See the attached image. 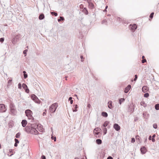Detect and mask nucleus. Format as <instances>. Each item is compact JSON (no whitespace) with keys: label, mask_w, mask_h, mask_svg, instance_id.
<instances>
[{"label":"nucleus","mask_w":159,"mask_h":159,"mask_svg":"<svg viewBox=\"0 0 159 159\" xmlns=\"http://www.w3.org/2000/svg\"><path fill=\"white\" fill-rule=\"evenodd\" d=\"M84 13L86 14L87 15L88 14V12L87 10V9L86 8H84L83 10Z\"/></svg>","instance_id":"obj_29"},{"label":"nucleus","mask_w":159,"mask_h":159,"mask_svg":"<svg viewBox=\"0 0 159 159\" xmlns=\"http://www.w3.org/2000/svg\"><path fill=\"white\" fill-rule=\"evenodd\" d=\"M88 4H89V8H92L93 6H94V5H93V3H92V2H91V0H89V2H87Z\"/></svg>","instance_id":"obj_15"},{"label":"nucleus","mask_w":159,"mask_h":159,"mask_svg":"<svg viewBox=\"0 0 159 159\" xmlns=\"http://www.w3.org/2000/svg\"><path fill=\"white\" fill-rule=\"evenodd\" d=\"M20 133L19 132L16 135V137L17 138H19L20 137Z\"/></svg>","instance_id":"obj_28"},{"label":"nucleus","mask_w":159,"mask_h":159,"mask_svg":"<svg viewBox=\"0 0 159 159\" xmlns=\"http://www.w3.org/2000/svg\"><path fill=\"white\" fill-rule=\"evenodd\" d=\"M155 107L157 110H159V104H157L155 106Z\"/></svg>","instance_id":"obj_26"},{"label":"nucleus","mask_w":159,"mask_h":159,"mask_svg":"<svg viewBox=\"0 0 159 159\" xmlns=\"http://www.w3.org/2000/svg\"><path fill=\"white\" fill-rule=\"evenodd\" d=\"M107 159H113V158L111 156H109L107 157Z\"/></svg>","instance_id":"obj_48"},{"label":"nucleus","mask_w":159,"mask_h":159,"mask_svg":"<svg viewBox=\"0 0 159 159\" xmlns=\"http://www.w3.org/2000/svg\"><path fill=\"white\" fill-rule=\"evenodd\" d=\"M90 107H91V105L90 104H88L87 105V107L89 108H90Z\"/></svg>","instance_id":"obj_52"},{"label":"nucleus","mask_w":159,"mask_h":159,"mask_svg":"<svg viewBox=\"0 0 159 159\" xmlns=\"http://www.w3.org/2000/svg\"><path fill=\"white\" fill-rule=\"evenodd\" d=\"M96 143L98 144H100L102 143V140L100 139H97L96 140Z\"/></svg>","instance_id":"obj_18"},{"label":"nucleus","mask_w":159,"mask_h":159,"mask_svg":"<svg viewBox=\"0 0 159 159\" xmlns=\"http://www.w3.org/2000/svg\"><path fill=\"white\" fill-rule=\"evenodd\" d=\"M154 14V12L151 13L149 16L150 18L152 19L153 17Z\"/></svg>","instance_id":"obj_33"},{"label":"nucleus","mask_w":159,"mask_h":159,"mask_svg":"<svg viewBox=\"0 0 159 159\" xmlns=\"http://www.w3.org/2000/svg\"><path fill=\"white\" fill-rule=\"evenodd\" d=\"M10 109H15V106L14 104L13 103H11L10 105Z\"/></svg>","instance_id":"obj_22"},{"label":"nucleus","mask_w":159,"mask_h":159,"mask_svg":"<svg viewBox=\"0 0 159 159\" xmlns=\"http://www.w3.org/2000/svg\"><path fill=\"white\" fill-rule=\"evenodd\" d=\"M18 87L19 89H21L22 88L21 84L20 83H19L18 85Z\"/></svg>","instance_id":"obj_37"},{"label":"nucleus","mask_w":159,"mask_h":159,"mask_svg":"<svg viewBox=\"0 0 159 159\" xmlns=\"http://www.w3.org/2000/svg\"><path fill=\"white\" fill-rule=\"evenodd\" d=\"M31 99L34 101L38 103H40V101L38 99L37 97L34 94H32L31 96Z\"/></svg>","instance_id":"obj_5"},{"label":"nucleus","mask_w":159,"mask_h":159,"mask_svg":"<svg viewBox=\"0 0 159 159\" xmlns=\"http://www.w3.org/2000/svg\"><path fill=\"white\" fill-rule=\"evenodd\" d=\"M4 41V38H2L0 39V42L1 43L3 42Z\"/></svg>","instance_id":"obj_39"},{"label":"nucleus","mask_w":159,"mask_h":159,"mask_svg":"<svg viewBox=\"0 0 159 159\" xmlns=\"http://www.w3.org/2000/svg\"><path fill=\"white\" fill-rule=\"evenodd\" d=\"M22 86L24 89H25L26 88H27L28 87L27 85L24 83H23L22 84Z\"/></svg>","instance_id":"obj_27"},{"label":"nucleus","mask_w":159,"mask_h":159,"mask_svg":"<svg viewBox=\"0 0 159 159\" xmlns=\"http://www.w3.org/2000/svg\"><path fill=\"white\" fill-rule=\"evenodd\" d=\"M11 113L12 115H16V111L15 109H10Z\"/></svg>","instance_id":"obj_12"},{"label":"nucleus","mask_w":159,"mask_h":159,"mask_svg":"<svg viewBox=\"0 0 159 159\" xmlns=\"http://www.w3.org/2000/svg\"><path fill=\"white\" fill-rule=\"evenodd\" d=\"M119 19V20L120 21H121L122 20V19L120 18V17H118L117 19Z\"/></svg>","instance_id":"obj_59"},{"label":"nucleus","mask_w":159,"mask_h":159,"mask_svg":"<svg viewBox=\"0 0 159 159\" xmlns=\"http://www.w3.org/2000/svg\"><path fill=\"white\" fill-rule=\"evenodd\" d=\"M140 104L141 106H143L144 107H146L147 106V104L144 101L141 102Z\"/></svg>","instance_id":"obj_17"},{"label":"nucleus","mask_w":159,"mask_h":159,"mask_svg":"<svg viewBox=\"0 0 159 159\" xmlns=\"http://www.w3.org/2000/svg\"><path fill=\"white\" fill-rule=\"evenodd\" d=\"M44 16L43 14L41 13L39 16V19L40 20H42L44 18Z\"/></svg>","instance_id":"obj_14"},{"label":"nucleus","mask_w":159,"mask_h":159,"mask_svg":"<svg viewBox=\"0 0 159 159\" xmlns=\"http://www.w3.org/2000/svg\"><path fill=\"white\" fill-rule=\"evenodd\" d=\"M23 73L24 74H26V72L25 71H23Z\"/></svg>","instance_id":"obj_61"},{"label":"nucleus","mask_w":159,"mask_h":159,"mask_svg":"<svg viewBox=\"0 0 159 159\" xmlns=\"http://www.w3.org/2000/svg\"><path fill=\"white\" fill-rule=\"evenodd\" d=\"M149 90V88L147 86H144L142 89V91L144 93H145Z\"/></svg>","instance_id":"obj_8"},{"label":"nucleus","mask_w":159,"mask_h":159,"mask_svg":"<svg viewBox=\"0 0 159 159\" xmlns=\"http://www.w3.org/2000/svg\"><path fill=\"white\" fill-rule=\"evenodd\" d=\"M6 109L5 105L3 104H0V111L1 112H4L6 111Z\"/></svg>","instance_id":"obj_6"},{"label":"nucleus","mask_w":159,"mask_h":159,"mask_svg":"<svg viewBox=\"0 0 159 159\" xmlns=\"http://www.w3.org/2000/svg\"><path fill=\"white\" fill-rule=\"evenodd\" d=\"M109 123V122H108V121H105L104 123H103V126L104 127H107L108 124Z\"/></svg>","instance_id":"obj_16"},{"label":"nucleus","mask_w":159,"mask_h":159,"mask_svg":"<svg viewBox=\"0 0 159 159\" xmlns=\"http://www.w3.org/2000/svg\"><path fill=\"white\" fill-rule=\"evenodd\" d=\"M135 141V139L134 138H132L131 139V142L132 143H134Z\"/></svg>","instance_id":"obj_42"},{"label":"nucleus","mask_w":159,"mask_h":159,"mask_svg":"<svg viewBox=\"0 0 159 159\" xmlns=\"http://www.w3.org/2000/svg\"><path fill=\"white\" fill-rule=\"evenodd\" d=\"M12 81V79H10L8 80L7 84V87H8L11 85Z\"/></svg>","instance_id":"obj_20"},{"label":"nucleus","mask_w":159,"mask_h":159,"mask_svg":"<svg viewBox=\"0 0 159 159\" xmlns=\"http://www.w3.org/2000/svg\"><path fill=\"white\" fill-rule=\"evenodd\" d=\"M42 159H46V158H45V156H44V155H43L42 156Z\"/></svg>","instance_id":"obj_49"},{"label":"nucleus","mask_w":159,"mask_h":159,"mask_svg":"<svg viewBox=\"0 0 159 159\" xmlns=\"http://www.w3.org/2000/svg\"><path fill=\"white\" fill-rule=\"evenodd\" d=\"M140 151L142 153L144 154L146 153V148L145 147H143L140 148Z\"/></svg>","instance_id":"obj_11"},{"label":"nucleus","mask_w":159,"mask_h":159,"mask_svg":"<svg viewBox=\"0 0 159 159\" xmlns=\"http://www.w3.org/2000/svg\"><path fill=\"white\" fill-rule=\"evenodd\" d=\"M28 76V75L27 74H24V79H26Z\"/></svg>","instance_id":"obj_43"},{"label":"nucleus","mask_w":159,"mask_h":159,"mask_svg":"<svg viewBox=\"0 0 159 159\" xmlns=\"http://www.w3.org/2000/svg\"><path fill=\"white\" fill-rule=\"evenodd\" d=\"M106 22V20H103L102 21V24H104Z\"/></svg>","instance_id":"obj_47"},{"label":"nucleus","mask_w":159,"mask_h":159,"mask_svg":"<svg viewBox=\"0 0 159 159\" xmlns=\"http://www.w3.org/2000/svg\"><path fill=\"white\" fill-rule=\"evenodd\" d=\"M80 58L81 59V61L82 62H83V56L82 55H81L80 56Z\"/></svg>","instance_id":"obj_46"},{"label":"nucleus","mask_w":159,"mask_h":159,"mask_svg":"<svg viewBox=\"0 0 159 159\" xmlns=\"http://www.w3.org/2000/svg\"><path fill=\"white\" fill-rule=\"evenodd\" d=\"M101 130V129L98 128H96L94 129V132L95 131H98L99 130Z\"/></svg>","instance_id":"obj_34"},{"label":"nucleus","mask_w":159,"mask_h":159,"mask_svg":"<svg viewBox=\"0 0 159 159\" xmlns=\"http://www.w3.org/2000/svg\"><path fill=\"white\" fill-rule=\"evenodd\" d=\"M51 14L54 15L55 16H57V13L55 12H51Z\"/></svg>","instance_id":"obj_31"},{"label":"nucleus","mask_w":159,"mask_h":159,"mask_svg":"<svg viewBox=\"0 0 159 159\" xmlns=\"http://www.w3.org/2000/svg\"><path fill=\"white\" fill-rule=\"evenodd\" d=\"M14 146L15 147H17V143H15L14 144Z\"/></svg>","instance_id":"obj_57"},{"label":"nucleus","mask_w":159,"mask_h":159,"mask_svg":"<svg viewBox=\"0 0 159 159\" xmlns=\"http://www.w3.org/2000/svg\"><path fill=\"white\" fill-rule=\"evenodd\" d=\"M34 127V125L31 124L30 125H28L25 128V130L28 133L37 134L38 132Z\"/></svg>","instance_id":"obj_1"},{"label":"nucleus","mask_w":159,"mask_h":159,"mask_svg":"<svg viewBox=\"0 0 159 159\" xmlns=\"http://www.w3.org/2000/svg\"><path fill=\"white\" fill-rule=\"evenodd\" d=\"M153 126L154 128L156 129L157 128V126L156 124H154L153 125Z\"/></svg>","instance_id":"obj_36"},{"label":"nucleus","mask_w":159,"mask_h":159,"mask_svg":"<svg viewBox=\"0 0 159 159\" xmlns=\"http://www.w3.org/2000/svg\"><path fill=\"white\" fill-rule=\"evenodd\" d=\"M151 140L152 142H155V140L154 138H152Z\"/></svg>","instance_id":"obj_54"},{"label":"nucleus","mask_w":159,"mask_h":159,"mask_svg":"<svg viewBox=\"0 0 159 159\" xmlns=\"http://www.w3.org/2000/svg\"><path fill=\"white\" fill-rule=\"evenodd\" d=\"M51 139L52 140H54V141H56V138L55 136H52L51 137Z\"/></svg>","instance_id":"obj_35"},{"label":"nucleus","mask_w":159,"mask_h":159,"mask_svg":"<svg viewBox=\"0 0 159 159\" xmlns=\"http://www.w3.org/2000/svg\"><path fill=\"white\" fill-rule=\"evenodd\" d=\"M125 100V98H121L119 99V103L120 105L121 104V103L123 102Z\"/></svg>","instance_id":"obj_21"},{"label":"nucleus","mask_w":159,"mask_h":159,"mask_svg":"<svg viewBox=\"0 0 159 159\" xmlns=\"http://www.w3.org/2000/svg\"><path fill=\"white\" fill-rule=\"evenodd\" d=\"M58 106L57 103H55L52 104L49 107L50 111L52 113H54Z\"/></svg>","instance_id":"obj_3"},{"label":"nucleus","mask_w":159,"mask_h":159,"mask_svg":"<svg viewBox=\"0 0 159 159\" xmlns=\"http://www.w3.org/2000/svg\"><path fill=\"white\" fill-rule=\"evenodd\" d=\"M15 143H18L19 142V140L16 139H15Z\"/></svg>","instance_id":"obj_40"},{"label":"nucleus","mask_w":159,"mask_h":159,"mask_svg":"<svg viewBox=\"0 0 159 159\" xmlns=\"http://www.w3.org/2000/svg\"><path fill=\"white\" fill-rule=\"evenodd\" d=\"M75 159H79V158L77 157H76L75 158Z\"/></svg>","instance_id":"obj_63"},{"label":"nucleus","mask_w":159,"mask_h":159,"mask_svg":"<svg viewBox=\"0 0 159 159\" xmlns=\"http://www.w3.org/2000/svg\"><path fill=\"white\" fill-rule=\"evenodd\" d=\"M46 114V113L45 112H44L43 113V115L44 116V115H45Z\"/></svg>","instance_id":"obj_60"},{"label":"nucleus","mask_w":159,"mask_h":159,"mask_svg":"<svg viewBox=\"0 0 159 159\" xmlns=\"http://www.w3.org/2000/svg\"><path fill=\"white\" fill-rule=\"evenodd\" d=\"M25 113L28 119L33 120L34 118L32 116L33 113L30 110L27 109L25 111Z\"/></svg>","instance_id":"obj_2"},{"label":"nucleus","mask_w":159,"mask_h":159,"mask_svg":"<svg viewBox=\"0 0 159 159\" xmlns=\"http://www.w3.org/2000/svg\"><path fill=\"white\" fill-rule=\"evenodd\" d=\"M152 136L151 135H150L148 138V139L149 140H151L152 139Z\"/></svg>","instance_id":"obj_51"},{"label":"nucleus","mask_w":159,"mask_h":159,"mask_svg":"<svg viewBox=\"0 0 159 159\" xmlns=\"http://www.w3.org/2000/svg\"><path fill=\"white\" fill-rule=\"evenodd\" d=\"M136 139L137 141H138V142L140 143V139H139V135H137L136 136Z\"/></svg>","instance_id":"obj_30"},{"label":"nucleus","mask_w":159,"mask_h":159,"mask_svg":"<svg viewBox=\"0 0 159 159\" xmlns=\"http://www.w3.org/2000/svg\"><path fill=\"white\" fill-rule=\"evenodd\" d=\"M28 50L27 49H26L23 52V53L24 54H25V56H26V52H27Z\"/></svg>","instance_id":"obj_38"},{"label":"nucleus","mask_w":159,"mask_h":159,"mask_svg":"<svg viewBox=\"0 0 159 159\" xmlns=\"http://www.w3.org/2000/svg\"><path fill=\"white\" fill-rule=\"evenodd\" d=\"M102 116L104 117H107L108 116L107 113L105 112H102Z\"/></svg>","instance_id":"obj_19"},{"label":"nucleus","mask_w":159,"mask_h":159,"mask_svg":"<svg viewBox=\"0 0 159 159\" xmlns=\"http://www.w3.org/2000/svg\"><path fill=\"white\" fill-rule=\"evenodd\" d=\"M21 123L22 126L24 127L26 126L27 124V121L25 120H22Z\"/></svg>","instance_id":"obj_10"},{"label":"nucleus","mask_w":159,"mask_h":159,"mask_svg":"<svg viewBox=\"0 0 159 159\" xmlns=\"http://www.w3.org/2000/svg\"><path fill=\"white\" fill-rule=\"evenodd\" d=\"M107 8H108V6H106L105 7V9L104 11H107L106 9Z\"/></svg>","instance_id":"obj_50"},{"label":"nucleus","mask_w":159,"mask_h":159,"mask_svg":"<svg viewBox=\"0 0 159 159\" xmlns=\"http://www.w3.org/2000/svg\"><path fill=\"white\" fill-rule=\"evenodd\" d=\"M146 62V60L145 59H143L142 61V62L144 63Z\"/></svg>","instance_id":"obj_44"},{"label":"nucleus","mask_w":159,"mask_h":159,"mask_svg":"<svg viewBox=\"0 0 159 159\" xmlns=\"http://www.w3.org/2000/svg\"><path fill=\"white\" fill-rule=\"evenodd\" d=\"M95 134H97V135H98V134H99V133H98V132L95 133Z\"/></svg>","instance_id":"obj_62"},{"label":"nucleus","mask_w":159,"mask_h":159,"mask_svg":"<svg viewBox=\"0 0 159 159\" xmlns=\"http://www.w3.org/2000/svg\"><path fill=\"white\" fill-rule=\"evenodd\" d=\"M74 107L75 108V109H72L73 112H76L77 111V109L78 108V105L77 104L75 105H74Z\"/></svg>","instance_id":"obj_23"},{"label":"nucleus","mask_w":159,"mask_h":159,"mask_svg":"<svg viewBox=\"0 0 159 159\" xmlns=\"http://www.w3.org/2000/svg\"><path fill=\"white\" fill-rule=\"evenodd\" d=\"M113 127L117 131L120 130V128L119 125L117 124H115L113 125Z\"/></svg>","instance_id":"obj_7"},{"label":"nucleus","mask_w":159,"mask_h":159,"mask_svg":"<svg viewBox=\"0 0 159 159\" xmlns=\"http://www.w3.org/2000/svg\"><path fill=\"white\" fill-rule=\"evenodd\" d=\"M72 97H70L69 98V99H68V100L69 101H70V100H72Z\"/></svg>","instance_id":"obj_53"},{"label":"nucleus","mask_w":159,"mask_h":159,"mask_svg":"<svg viewBox=\"0 0 159 159\" xmlns=\"http://www.w3.org/2000/svg\"><path fill=\"white\" fill-rule=\"evenodd\" d=\"M64 20V18L62 16H60L59 18L58 19V21L60 22L61 21H63Z\"/></svg>","instance_id":"obj_25"},{"label":"nucleus","mask_w":159,"mask_h":159,"mask_svg":"<svg viewBox=\"0 0 159 159\" xmlns=\"http://www.w3.org/2000/svg\"><path fill=\"white\" fill-rule=\"evenodd\" d=\"M155 134H153L152 136V138H154L155 137Z\"/></svg>","instance_id":"obj_58"},{"label":"nucleus","mask_w":159,"mask_h":159,"mask_svg":"<svg viewBox=\"0 0 159 159\" xmlns=\"http://www.w3.org/2000/svg\"><path fill=\"white\" fill-rule=\"evenodd\" d=\"M108 107L110 109H112V102L111 101H109L108 102Z\"/></svg>","instance_id":"obj_13"},{"label":"nucleus","mask_w":159,"mask_h":159,"mask_svg":"<svg viewBox=\"0 0 159 159\" xmlns=\"http://www.w3.org/2000/svg\"><path fill=\"white\" fill-rule=\"evenodd\" d=\"M25 92L27 93H29V89L27 88L25 89Z\"/></svg>","instance_id":"obj_45"},{"label":"nucleus","mask_w":159,"mask_h":159,"mask_svg":"<svg viewBox=\"0 0 159 159\" xmlns=\"http://www.w3.org/2000/svg\"><path fill=\"white\" fill-rule=\"evenodd\" d=\"M107 128H108V129H109L110 128V126L109 125H108L107 126Z\"/></svg>","instance_id":"obj_64"},{"label":"nucleus","mask_w":159,"mask_h":159,"mask_svg":"<svg viewBox=\"0 0 159 159\" xmlns=\"http://www.w3.org/2000/svg\"><path fill=\"white\" fill-rule=\"evenodd\" d=\"M81 159H87L86 157L84 156L83 157L81 158Z\"/></svg>","instance_id":"obj_55"},{"label":"nucleus","mask_w":159,"mask_h":159,"mask_svg":"<svg viewBox=\"0 0 159 159\" xmlns=\"http://www.w3.org/2000/svg\"><path fill=\"white\" fill-rule=\"evenodd\" d=\"M131 87V85H128L125 88V90H124V92L125 93H127L129 90L130 89Z\"/></svg>","instance_id":"obj_9"},{"label":"nucleus","mask_w":159,"mask_h":159,"mask_svg":"<svg viewBox=\"0 0 159 159\" xmlns=\"http://www.w3.org/2000/svg\"><path fill=\"white\" fill-rule=\"evenodd\" d=\"M138 76L137 75H135V78L134 79V81H136L137 79Z\"/></svg>","instance_id":"obj_41"},{"label":"nucleus","mask_w":159,"mask_h":159,"mask_svg":"<svg viewBox=\"0 0 159 159\" xmlns=\"http://www.w3.org/2000/svg\"><path fill=\"white\" fill-rule=\"evenodd\" d=\"M102 129L103 130L104 134V135L106 134L107 133V129L105 127H103V128L102 127Z\"/></svg>","instance_id":"obj_24"},{"label":"nucleus","mask_w":159,"mask_h":159,"mask_svg":"<svg viewBox=\"0 0 159 159\" xmlns=\"http://www.w3.org/2000/svg\"><path fill=\"white\" fill-rule=\"evenodd\" d=\"M129 28L132 32H134L137 28V26L136 24H133V25H130L129 26Z\"/></svg>","instance_id":"obj_4"},{"label":"nucleus","mask_w":159,"mask_h":159,"mask_svg":"<svg viewBox=\"0 0 159 159\" xmlns=\"http://www.w3.org/2000/svg\"><path fill=\"white\" fill-rule=\"evenodd\" d=\"M149 96V94L148 93H145L144 95V97L145 98H148Z\"/></svg>","instance_id":"obj_32"},{"label":"nucleus","mask_w":159,"mask_h":159,"mask_svg":"<svg viewBox=\"0 0 159 159\" xmlns=\"http://www.w3.org/2000/svg\"><path fill=\"white\" fill-rule=\"evenodd\" d=\"M73 103V100H71L70 101V103L71 104H72Z\"/></svg>","instance_id":"obj_56"}]
</instances>
